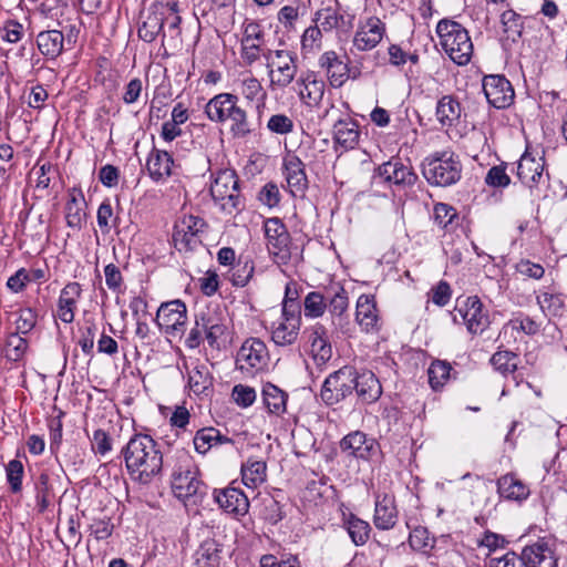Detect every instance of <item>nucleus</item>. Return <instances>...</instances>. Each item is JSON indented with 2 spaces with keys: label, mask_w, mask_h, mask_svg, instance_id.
<instances>
[{
  "label": "nucleus",
  "mask_w": 567,
  "mask_h": 567,
  "mask_svg": "<svg viewBox=\"0 0 567 567\" xmlns=\"http://www.w3.org/2000/svg\"><path fill=\"white\" fill-rule=\"evenodd\" d=\"M517 355L512 351H497L491 358V363L495 370L502 374L514 373L517 369Z\"/></svg>",
  "instance_id": "nucleus-48"
},
{
  "label": "nucleus",
  "mask_w": 567,
  "mask_h": 567,
  "mask_svg": "<svg viewBox=\"0 0 567 567\" xmlns=\"http://www.w3.org/2000/svg\"><path fill=\"white\" fill-rule=\"evenodd\" d=\"M233 443L230 437L223 435L215 427L200 429L194 437V447L200 454H206L214 446Z\"/></svg>",
  "instance_id": "nucleus-35"
},
{
  "label": "nucleus",
  "mask_w": 567,
  "mask_h": 567,
  "mask_svg": "<svg viewBox=\"0 0 567 567\" xmlns=\"http://www.w3.org/2000/svg\"><path fill=\"white\" fill-rule=\"evenodd\" d=\"M173 494L181 501L198 504L207 493V486L199 478V470L193 457L184 450L175 454L171 474Z\"/></svg>",
  "instance_id": "nucleus-4"
},
{
  "label": "nucleus",
  "mask_w": 567,
  "mask_h": 567,
  "mask_svg": "<svg viewBox=\"0 0 567 567\" xmlns=\"http://www.w3.org/2000/svg\"><path fill=\"white\" fill-rule=\"evenodd\" d=\"M86 202L81 189L72 188L69 190V198L65 204V221L68 227L81 229L86 218Z\"/></svg>",
  "instance_id": "nucleus-29"
},
{
  "label": "nucleus",
  "mask_w": 567,
  "mask_h": 567,
  "mask_svg": "<svg viewBox=\"0 0 567 567\" xmlns=\"http://www.w3.org/2000/svg\"><path fill=\"white\" fill-rule=\"evenodd\" d=\"M267 127L272 133L285 135L292 132L293 122L285 114H275L268 120Z\"/></svg>",
  "instance_id": "nucleus-56"
},
{
  "label": "nucleus",
  "mask_w": 567,
  "mask_h": 567,
  "mask_svg": "<svg viewBox=\"0 0 567 567\" xmlns=\"http://www.w3.org/2000/svg\"><path fill=\"white\" fill-rule=\"evenodd\" d=\"M517 177L529 188H533L540 183H545L546 175L544 174V158H536L530 153L525 152L518 161Z\"/></svg>",
  "instance_id": "nucleus-23"
},
{
  "label": "nucleus",
  "mask_w": 567,
  "mask_h": 567,
  "mask_svg": "<svg viewBox=\"0 0 567 567\" xmlns=\"http://www.w3.org/2000/svg\"><path fill=\"white\" fill-rule=\"evenodd\" d=\"M239 87L241 95L250 102L257 100L262 93V85L260 81L250 74L239 80Z\"/></svg>",
  "instance_id": "nucleus-51"
},
{
  "label": "nucleus",
  "mask_w": 567,
  "mask_h": 567,
  "mask_svg": "<svg viewBox=\"0 0 567 567\" xmlns=\"http://www.w3.org/2000/svg\"><path fill=\"white\" fill-rule=\"evenodd\" d=\"M300 326L292 324L280 320L271 331V339L277 346L292 344L299 334Z\"/></svg>",
  "instance_id": "nucleus-44"
},
{
  "label": "nucleus",
  "mask_w": 567,
  "mask_h": 567,
  "mask_svg": "<svg viewBox=\"0 0 567 567\" xmlns=\"http://www.w3.org/2000/svg\"><path fill=\"white\" fill-rule=\"evenodd\" d=\"M205 114L214 123L228 125L229 133L235 138H246L255 132L254 123L247 111L239 105L236 94H216L206 103Z\"/></svg>",
  "instance_id": "nucleus-3"
},
{
  "label": "nucleus",
  "mask_w": 567,
  "mask_h": 567,
  "mask_svg": "<svg viewBox=\"0 0 567 567\" xmlns=\"http://www.w3.org/2000/svg\"><path fill=\"white\" fill-rule=\"evenodd\" d=\"M460 157L450 151L435 152L425 157L422 173L429 184L447 187L456 184L462 176Z\"/></svg>",
  "instance_id": "nucleus-6"
},
{
  "label": "nucleus",
  "mask_w": 567,
  "mask_h": 567,
  "mask_svg": "<svg viewBox=\"0 0 567 567\" xmlns=\"http://www.w3.org/2000/svg\"><path fill=\"white\" fill-rule=\"evenodd\" d=\"M355 320L362 330H373L378 322L374 296L361 295L357 301Z\"/></svg>",
  "instance_id": "nucleus-33"
},
{
  "label": "nucleus",
  "mask_w": 567,
  "mask_h": 567,
  "mask_svg": "<svg viewBox=\"0 0 567 567\" xmlns=\"http://www.w3.org/2000/svg\"><path fill=\"white\" fill-rule=\"evenodd\" d=\"M206 223L203 218L196 216H185L178 224L175 226V230L173 234V240L175 243V247L179 250L182 249H194L202 243L199 238V234H202L206 228Z\"/></svg>",
  "instance_id": "nucleus-15"
},
{
  "label": "nucleus",
  "mask_w": 567,
  "mask_h": 567,
  "mask_svg": "<svg viewBox=\"0 0 567 567\" xmlns=\"http://www.w3.org/2000/svg\"><path fill=\"white\" fill-rule=\"evenodd\" d=\"M483 91L488 103L496 109L508 107L515 97L511 82L499 74L485 75Z\"/></svg>",
  "instance_id": "nucleus-14"
},
{
  "label": "nucleus",
  "mask_w": 567,
  "mask_h": 567,
  "mask_svg": "<svg viewBox=\"0 0 567 567\" xmlns=\"http://www.w3.org/2000/svg\"><path fill=\"white\" fill-rule=\"evenodd\" d=\"M451 370L452 367L447 361H433L427 370L429 383L431 388L433 390L441 389L449 380Z\"/></svg>",
  "instance_id": "nucleus-45"
},
{
  "label": "nucleus",
  "mask_w": 567,
  "mask_h": 567,
  "mask_svg": "<svg viewBox=\"0 0 567 567\" xmlns=\"http://www.w3.org/2000/svg\"><path fill=\"white\" fill-rule=\"evenodd\" d=\"M267 362V347L261 340L256 338L246 340L236 355L237 369L250 375L266 368Z\"/></svg>",
  "instance_id": "nucleus-13"
},
{
  "label": "nucleus",
  "mask_w": 567,
  "mask_h": 567,
  "mask_svg": "<svg viewBox=\"0 0 567 567\" xmlns=\"http://www.w3.org/2000/svg\"><path fill=\"white\" fill-rule=\"evenodd\" d=\"M399 511L395 499L389 494H377L374 502L373 524L380 530H390L395 527Z\"/></svg>",
  "instance_id": "nucleus-20"
},
{
  "label": "nucleus",
  "mask_w": 567,
  "mask_h": 567,
  "mask_svg": "<svg viewBox=\"0 0 567 567\" xmlns=\"http://www.w3.org/2000/svg\"><path fill=\"white\" fill-rule=\"evenodd\" d=\"M174 159L167 151L153 148L146 162V168L151 178L158 182L172 175Z\"/></svg>",
  "instance_id": "nucleus-32"
},
{
  "label": "nucleus",
  "mask_w": 567,
  "mask_h": 567,
  "mask_svg": "<svg viewBox=\"0 0 567 567\" xmlns=\"http://www.w3.org/2000/svg\"><path fill=\"white\" fill-rule=\"evenodd\" d=\"M457 216L454 207L439 203L434 206V221L442 228H447Z\"/></svg>",
  "instance_id": "nucleus-55"
},
{
  "label": "nucleus",
  "mask_w": 567,
  "mask_h": 567,
  "mask_svg": "<svg viewBox=\"0 0 567 567\" xmlns=\"http://www.w3.org/2000/svg\"><path fill=\"white\" fill-rule=\"evenodd\" d=\"M355 391L358 398L365 404L378 401L382 394V386L379 379L371 371H355Z\"/></svg>",
  "instance_id": "nucleus-27"
},
{
  "label": "nucleus",
  "mask_w": 567,
  "mask_h": 567,
  "mask_svg": "<svg viewBox=\"0 0 567 567\" xmlns=\"http://www.w3.org/2000/svg\"><path fill=\"white\" fill-rule=\"evenodd\" d=\"M355 369L352 367H342L332 372L323 382L320 391L321 400L327 405H333L353 393L355 388Z\"/></svg>",
  "instance_id": "nucleus-10"
},
{
  "label": "nucleus",
  "mask_w": 567,
  "mask_h": 567,
  "mask_svg": "<svg viewBox=\"0 0 567 567\" xmlns=\"http://www.w3.org/2000/svg\"><path fill=\"white\" fill-rule=\"evenodd\" d=\"M20 334L18 332L11 333L6 340L4 355L13 362L21 360L28 349L27 340Z\"/></svg>",
  "instance_id": "nucleus-47"
},
{
  "label": "nucleus",
  "mask_w": 567,
  "mask_h": 567,
  "mask_svg": "<svg viewBox=\"0 0 567 567\" xmlns=\"http://www.w3.org/2000/svg\"><path fill=\"white\" fill-rule=\"evenodd\" d=\"M82 288L79 282H69L62 290L58 302V317L70 323L74 320V310L81 297Z\"/></svg>",
  "instance_id": "nucleus-30"
},
{
  "label": "nucleus",
  "mask_w": 567,
  "mask_h": 567,
  "mask_svg": "<svg viewBox=\"0 0 567 567\" xmlns=\"http://www.w3.org/2000/svg\"><path fill=\"white\" fill-rule=\"evenodd\" d=\"M409 544L413 550L425 551L427 548H432L433 545L430 542L429 532L425 527H415L410 532Z\"/></svg>",
  "instance_id": "nucleus-54"
},
{
  "label": "nucleus",
  "mask_w": 567,
  "mask_h": 567,
  "mask_svg": "<svg viewBox=\"0 0 567 567\" xmlns=\"http://www.w3.org/2000/svg\"><path fill=\"white\" fill-rule=\"evenodd\" d=\"M214 499L226 513L237 516H244L248 513V497L239 488L229 486L223 489H215Z\"/></svg>",
  "instance_id": "nucleus-22"
},
{
  "label": "nucleus",
  "mask_w": 567,
  "mask_h": 567,
  "mask_svg": "<svg viewBox=\"0 0 567 567\" xmlns=\"http://www.w3.org/2000/svg\"><path fill=\"white\" fill-rule=\"evenodd\" d=\"M287 188L293 196H302L308 188V177L305 172V164L296 155H288L282 164Z\"/></svg>",
  "instance_id": "nucleus-18"
},
{
  "label": "nucleus",
  "mask_w": 567,
  "mask_h": 567,
  "mask_svg": "<svg viewBox=\"0 0 567 567\" xmlns=\"http://www.w3.org/2000/svg\"><path fill=\"white\" fill-rule=\"evenodd\" d=\"M243 482L248 487H257L267 477V465L264 461L249 458L241 466Z\"/></svg>",
  "instance_id": "nucleus-42"
},
{
  "label": "nucleus",
  "mask_w": 567,
  "mask_h": 567,
  "mask_svg": "<svg viewBox=\"0 0 567 567\" xmlns=\"http://www.w3.org/2000/svg\"><path fill=\"white\" fill-rule=\"evenodd\" d=\"M244 34L241 41L245 42H259L264 43L265 41V31L256 21L246 20L243 24Z\"/></svg>",
  "instance_id": "nucleus-62"
},
{
  "label": "nucleus",
  "mask_w": 567,
  "mask_h": 567,
  "mask_svg": "<svg viewBox=\"0 0 567 567\" xmlns=\"http://www.w3.org/2000/svg\"><path fill=\"white\" fill-rule=\"evenodd\" d=\"M37 45L45 58L56 59L63 52L64 35L59 30L42 31L37 37Z\"/></svg>",
  "instance_id": "nucleus-34"
},
{
  "label": "nucleus",
  "mask_w": 567,
  "mask_h": 567,
  "mask_svg": "<svg viewBox=\"0 0 567 567\" xmlns=\"http://www.w3.org/2000/svg\"><path fill=\"white\" fill-rule=\"evenodd\" d=\"M353 16L340 13L332 7L322 8L315 14V22L319 23L324 31L338 29L348 32L353 27Z\"/></svg>",
  "instance_id": "nucleus-28"
},
{
  "label": "nucleus",
  "mask_w": 567,
  "mask_h": 567,
  "mask_svg": "<svg viewBox=\"0 0 567 567\" xmlns=\"http://www.w3.org/2000/svg\"><path fill=\"white\" fill-rule=\"evenodd\" d=\"M327 309L326 290L323 292L311 291L303 301L305 316L310 318H318L324 313Z\"/></svg>",
  "instance_id": "nucleus-46"
},
{
  "label": "nucleus",
  "mask_w": 567,
  "mask_h": 567,
  "mask_svg": "<svg viewBox=\"0 0 567 567\" xmlns=\"http://www.w3.org/2000/svg\"><path fill=\"white\" fill-rule=\"evenodd\" d=\"M210 194L223 210L230 213L237 209L240 205V195L236 173L230 169L219 171L210 185Z\"/></svg>",
  "instance_id": "nucleus-11"
},
{
  "label": "nucleus",
  "mask_w": 567,
  "mask_h": 567,
  "mask_svg": "<svg viewBox=\"0 0 567 567\" xmlns=\"http://www.w3.org/2000/svg\"><path fill=\"white\" fill-rule=\"evenodd\" d=\"M138 38L152 43L161 35L162 47L167 50H178L183 44L182 17L177 2H154L141 11Z\"/></svg>",
  "instance_id": "nucleus-1"
},
{
  "label": "nucleus",
  "mask_w": 567,
  "mask_h": 567,
  "mask_svg": "<svg viewBox=\"0 0 567 567\" xmlns=\"http://www.w3.org/2000/svg\"><path fill=\"white\" fill-rule=\"evenodd\" d=\"M384 33L385 24L378 17H370L359 25L353 38V45L359 51L372 50L381 42Z\"/></svg>",
  "instance_id": "nucleus-17"
},
{
  "label": "nucleus",
  "mask_w": 567,
  "mask_h": 567,
  "mask_svg": "<svg viewBox=\"0 0 567 567\" xmlns=\"http://www.w3.org/2000/svg\"><path fill=\"white\" fill-rule=\"evenodd\" d=\"M258 198L269 208L277 206L280 202V193L278 186L274 183H267L259 192Z\"/></svg>",
  "instance_id": "nucleus-64"
},
{
  "label": "nucleus",
  "mask_w": 567,
  "mask_h": 567,
  "mask_svg": "<svg viewBox=\"0 0 567 567\" xmlns=\"http://www.w3.org/2000/svg\"><path fill=\"white\" fill-rule=\"evenodd\" d=\"M440 43L450 56L458 65H466L473 55V42L468 31L458 22L443 19L436 25Z\"/></svg>",
  "instance_id": "nucleus-5"
},
{
  "label": "nucleus",
  "mask_w": 567,
  "mask_h": 567,
  "mask_svg": "<svg viewBox=\"0 0 567 567\" xmlns=\"http://www.w3.org/2000/svg\"><path fill=\"white\" fill-rule=\"evenodd\" d=\"M262 55L267 62L271 90H285L296 81L299 72V59L295 51L288 49L267 50Z\"/></svg>",
  "instance_id": "nucleus-7"
},
{
  "label": "nucleus",
  "mask_w": 567,
  "mask_h": 567,
  "mask_svg": "<svg viewBox=\"0 0 567 567\" xmlns=\"http://www.w3.org/2000/svg\"><path fill=\"white\" fill-rule=\"evenodd\" d=\"M525 567H557V557L545 540L526 546L522 551Z\"/></svg>",
  "instance_id": "nucleus-25"
},
{
  "label": "nucleus",
  "mask_w": 567,
  "mask_h": 567,
  "mask_svg": "<svg viewBox=\"0 0 567 567\" xmlns=\"http://www.w3.org/2000/svg\"><path fill=\"white\" fill-rule=\"evenodd\" d=\"M156 322L166 334L174 338L183 336L187 322L186 305L178 299L162 303L156 313Z\"/></svg>",
  "instance_id": "nucleus-12"
},
{
  "label": "nucleus",
  "mask_w": 567,
  "mask_h": 567,
  "mask_svg": "<svg viewBox=\"0 0 567 567\" xmlns=\"http://www.w3.org/2000/svg\"><path fill=\"white\" fill-rule=\"evenodd\" d=\"M300 17L298 6H285L277 13L278 22L288 32L296 30V23Z\"/></svg>",
  "instance_id": "nucleus-53"
},
{
  "label": "nucleus",
  "mask_w": 567,
  "mask_h": 567,
  "mask_svg": "<svg viewBox=\"0 0 567 567\" xmlns=\"http://www.w3.org/2000/svg\"><path fill=\"white\" fill-rule=\"evenodd\" d=\"M343 526L355 546H363L369 540L371 533L370 524L354 514H349L343 519Z\"/></svg>",
  "instance_id": "nucleus-41"
},
{
  "label": "nucleus",
  "mask_w": 567,
  "mask_h": 567,
  "mask_svg": "<svg viewBox=\"0 0 567 567\" xmlns=\"http://www.w3.org/2000/svg\"><path fill=\"white\" fill-rule=\"evenodd\" d=\"M255 271V265L252 261H245L243 265H238L231 275V282L236 287H245L252 278Z\"/></svg>",
  "instance_id": "nucleus-58"
},
{
  "label": "nucleus",
  "mask_w": 567,
  "mask_h": 567,
  "mask_svg": "<svg viewBox=\"0 0 567 567\" xmlns=\"http://www.w3.org/2000/svg\"><path fill=\"white\" fill-rule=\"evenodd\" d=\"M343 453L355 458L369 461L377 455L379 444L373 437H369L361 431H354L340 441Z\"/></svg>",
  "instance_id": "nucleus-16"
},
{
  "label": "nucleus",
  "mask_w": 567,
  "mask_h": 567,
  "mask_svg": "<svg viewBox=\"0 0 567 567\" xmlns=\"http://www.w3.org/2000/svg\"><path fill=\"white\" fill-rule=\"evenodd\" d=\"M24 475L23 464L19 460H11L6 465V476L12 493L22 491V478Z\"/></svg>",
  "instance_id": "nucleus-49"
},
{
  "label": "nucleus",
  "mask_w": 567,
  "mask_h": 567,
  "mask_svg": "<svg viewBox=\"0 0 567 567\" xmlns=\"http://www.w3.org/2000/svg\"><path fill=\"white\" fill-rule=\"evenodd\" d=\"M318 64L324 71L329 83L333 87L342 86L350 78V69L336 51H327L319 58Z\"/></svg>",
  "instance_id": "nucleus-19"
},
{
  "label": "nucleus",
  "mask_w": 567,
  "mask_h": 567,
  "mask_svg": "<svg viewBox=\"0 0 567 567\" xmlns=\"http://www.w3.org/2000/svg\"><path fill=\"white\" fill-rule=\"evenodd\" d=\"M324 87L322 80H318L315 73L308 72L297 79L293 90L307 106L315 107L322 101Z\"/></svg>",
  "instance_id": "nucleus-24"
},
{
  "label": "nucleus",
  "mask_w": 567,
  "mask_h": 567,
  "mask_svg": "<svg viewBox=\"0 0 567 567\" xmlns=\"http://www.w3.org/2000/svg\"><path fill=\"white\" fill-rule=\"evenodd\" d=\"M327 309L332 317V323L344 331L343 315L349 307V298L346 289L339 284L326 288Z\"/></svg>",
  "instance_id": "nucleus-26"
},
{
  "label": "nucleus",
  "mask_w": 567,
  "mask_h": 567,
  "mask_svg": "<svg viewBox=\"0 0 567 567\" xmlns=\"http://www.w3.org/2000/svg\"><path fill=\"white\" fill-rule=\"evenodd\" d=\"M97 225L103 234H109L112 227H117L118 217L114 216L112 205L109 200L103 202L96 214Z\"/></svg>",
  "instance_id": "nucleus-50"
},
{
  "label": "nucleus",
  "mask_w": 567,
  "mask_h": 567,
  "mask_svg": "<svg viewBox=\"0 0 567 567\" xmlns=\"http://www.w3.org/2000/svg\"><path fill=\"white\" fill-rule=\"evenodd\" d=\"M452 317L455 323L465 324L472 334L482 333L489 326L488 313L477 296H470L463 300L457 299Z\"/></svg>",
  "instance_id": "nucleus-8"
},
{
  "label": "nucleus",
  "mask_w": 567,
  "mask_h": 567,
  "mask_svg": "<svg viewBox=\"0 0 567 567\" xmlns=\"http://www.w3.org/2000/svg\"><path fill=\"white\" fill-rule=\"evenodd\" d=\"M360 132L358 124L351 120H340L334 124V142L346 150H352L359 142Z\"/></svg>",
  "instance_id": "nucleus-38"
},
{
  "label": "nucleus",
  "mask_w": 567,
  "mask_h": 567,
  "mask_svg": "<svg viewBox=\"0 0 567 567\" xmlns=\"http://www.w3.org/2000/svg\"><path fill=\"white\" fill-rule=\"evenodd\" d=\"M231 396L237 405L248 408L256 400V391L248 385L237 384L233 389Z\"/></svg>",
  "instance_id": "nucleus-57"
},
{
  "label": "nucleus",
  "mask_w": 567,
  "mask_h": 567,
  "mask_svg": "<svg viewBox=\"0 0 567 567\" xmlns=\"http://www.w3.org/2000/svg\"><path fill=\"white\" fill-rule=\"evenodd\" d=\"M498 494L511 501H523L529 495V488L520 480L512 474H506L497 480Z\"/></svg>",
  "instance_id": "nucleus-37"
},
{
  "label": "nucleus",
  "mask_w": 567,
  "mask_h": 567,
  "mask_svg": "<svg viewBox=\"0 0 567 567\" xmlns=\"http://www.w3.org/2000/svg\"><path fill=\"white\" fill-rule=\"evenodd\" d=\"M131 478L148 485L163 470V453L158 443L147 434H135L122 450Z\"/></svg>",
  "instance_id": "nucleus-2"
},
{
  "label": "nucleus",
  "mask_w": 567,
  "mask_h": 567,
  "mask_svg": "<svg viewBox=\"0 0 567 567\" xmlns=\"http://www.w3.org/2000/svg\"><path fill=\"white\" fill-rule=\"evenodd\" d=\"M288 394L272 383L262 388V402L270 414L280 416L287 410Z\"/></svg>",
  "instance_id": "nucleus-39"
},
{
  "label": "nucleus",
  "mask_w": 567,
  "mask_h": 567,
  "mask_svg": "<svg viewBox=\"0 0 567 567\" xmlns=\"http://www.w3.org/2000/svg\"><path fill=\"white\" fill-rule=\"evenodd\" d=\"M37 323V315L30 308L20 311L19 317L16 321L17 332L27 334L30 332Z\"/></svg>",
  "instance_id": "nucleus-63"
},
{
  "label": "nucleus",
  "mask_w": 567,
  "mask_h": 567,
  "mask_svg": "<svg viewBox=\"0 0 567 567\" xmlns=\"http://www.w3.org/2000/svg\"><path fill=\"white\" fill-rule=\"evenodd\" d=\"M378 176L384 182L398 186H411L417 179L412 167L404 165L400 158H391L389 162L380 165L378 167Z\"/></svg>",
  "instance_id": "nucleus-21"
},
{
  "label": "nucleus",
  "mask_w": 567,
  "mask_h": 567,
  "mask_svg": "<svg viewBox=\"0 0 567 567\" xmlns=\"http://www.w3.org/2000/svg\"><path fill=\"white\" fill-rule=\"evenodd\" d=\"M188 385L195 394H202L213 385L206 364H196L188 372Z\"/></svg>",
  "instance_id": "nucleus-43"
},
{
  "label": "nucleus",
  "mask_w": 567,
  "mask_h": 567,
  "mask_svg": "<svg viewBox=\"0 0 567 567\" xmlns=\"http://www.w3.org/2000/svg\"><path fill=\"white\" fill-rule=\"evenodd\" d=\"M261 515L265 520L272 525L277 524L284 518L281 505L272 497L264 499V508Z\"/></svg>",
  "instance_id": "nucleus-59"
},
{
  "label": "nucleus",
  "mask_w": 567,
  "mask_h": 567,
  "mask_svg": "<svg viewBox=\"0 0 567 567\" xmlns=\"http://www.w3.org/2000/svg\"><path fill=\"white\" fill-rule=\"evenodd\" d=\"M485 183L492 187H506L511 183L506 169L502 165L493 166L485 176Z\"/></svg>",
  "instance_id": "nucleus-60"
},
{
  "label": "nucleus",
  "mask_w": 567,
  "mask_h": 567,
  "mask_svg": "<svg viewBox=\"0 0 567 567\" xmlns=\"http://www.w3.org/2000/svg\"><path fill=\"white\" fill-rule=\"evenodd\" d=\"M310 353L317 365H324L332 357V347L323 326H316L309 337Z\"/></svg>",
  "instance_id": "nucleus-31"
},
{
  "label": "nucleus",
  "mask_w": 567,
  "mask_h": 567,
  "mask_svg": "<svg viewBox=\"0 0 567 567\" xmlns=\"http://www.w3.org/2000/svg\"><path fill=\"white\" fill-rule=\"evenodd\" d=\"M461 104L452 95H445L436 105V118L443 126L454 125L461 116Z\"/></svg>",
  "instance_id": "nucleus-40"
},
{
  "label": "nucleus",
  "mask_w": 567,
  "mask_h": 567,
  "mask_svg": "<svg viewBox=\"0 0 567 567\" xmlns=\"http://www.w3.org/2000/svg\"><path fill=\"white\" fill-rule=\"evenodd\" d=\"M221 545L213 538L202 542L194 554L195 565L197 567H219L220 566Z\"/></svg>",
  "instance_id": "nucleus-36"
},
{
  "label": "nucleus",
  "mask_w": 567,
  "mask_h": 567,
  "mask_svg": "<svg viewBox=\"0 0 567 567\" xmlns=\"http://www.w3.org/2000/svg\"><path fill=\"white\" fill-rule=\"evenodd\" d=\"M501 22L504 28V32L512 34H520L523 27L522 17L514 10L509 9L502 13Z\"/></svg>",
  "instance_id": "nucleus-61"
},
{
  "label": "nucleus",
  "mask_w": 567,
  "mask_h": 567,
  "mask_svg": "<svg viewBox=\"0 0 567 567\" xmlns=\"http://www.w3.org/2000/svg\"><path fill=\"white\" fill-rule=\"evenodd\" d=\"M267 249L277 265H287L292 256L290 234L286 225L277 217L264 223Z\"/></svg>",
  "instance_id": "nucleus-9"
},
{
  "label": "nucleus",
  "mask_w": 567,
  "mask_h": 567,
  "mask_svg": "<svg viewBox=\"0 0 567 567\" xmlns=\"http://www.w3.org/2000/svg\"><path fill=\"white\" fill-rule=\"evenodd\" d=\"M318 24L307 28L301 35V49L306 52H312L321 47L322 32Z\"/></svg>",
  "instance_id": "nucleus-52"
}]
</instances>
